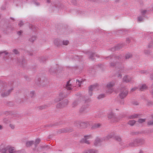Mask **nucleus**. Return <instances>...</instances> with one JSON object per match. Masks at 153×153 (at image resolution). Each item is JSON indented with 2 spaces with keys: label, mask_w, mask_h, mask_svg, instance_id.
I'll list each match as a JSON object with an SVG mask.
<instances>
[{
  "label": "nucleus",
  "mask_w": 153,
  "mask_h": 153,
  "mask_svg": "<svg viewBox=\"0 0 153 153\" xmlns=\"http://www.w3.org/2000/svg\"><path fill=\"white\" fill-rule=\"evenodd\" d=\"M128 93V89L126 87L122 88L119 94V96L121 99H123L126 97Z\"/></svg>",
  "instance_id": "nucleus-1"
},
{
  "label": "nucleus",
  "mask_w": 153,
  "mask_h": 153,
  "mask_svg": "<svg viewBox=\"0 0 153 153\" xmlns=\"http://www.w3.org/2000/svg\"><path fill=\"white\" fill-rule=\"evenodd\" d=\"M135 142L138 146L144 144L145 143V139L143 138H137L135 139Z\"/></svg>",
  "instance_id": "nucleus-2"
},
{
  "label": "nucleus",
  "mask_w": 153,
  "mask_h": 153,
  "mask_svg": "<svg viewBox=\"0 0 153 153\" xmlns=\"http://www.w3.org/2000/svg\"><path fill=\"white\" fill-rule=\"evenodd\" d=\"M114 85V83L113 82H110L107 84V91L110 93H111L114 91L113 89H111L112 88Z\"/></svg>",
  "instance_id": "nucleus-3"
},
{
  "label": "nucleus",
  "mask_w": 153,
  "mask_h": 153,
  "mask_svg": "<svg viewBox=\"0 0 153 153\" xmlns=\"http://www.w3.org/2000/svg\"><path fill=\"white\" fill-rule=\"evenodd\" d=\"M125 146L126 147H137L136 143L135 142V139H134L132 142L127 143L125 145Z\"/></svg>",
  "instance_id": "nucleus-4"
},
{
  "label": "nucleus",
  "mask_w": 153,
  "mask_h": 153,
  "mask_svg": "<svg viewBox=\"0 0 153 153\" xmlns=\"http://www.w3.org/2000/svg\"><path fill=\"white\" fill-rule=\"evenodd\" d=\"M68 100L65 99L62 102L59 104H58L57 107H64L66 106L68 104Z\"/></svg>",
  "instance_id": "nucleus-5"
},
{
  "label": "nucleus",
  "mask_w": 153,
  "mask_h": 153,
  "mask_svg": "<svg viewBox=\"0 0 153 153\" xmlns=\"http://www.w3.org/2000/svg\"><path fill=\"white\" fill-rule=\"evenodd\" d=\"M132 77L128 76H125L123 78V81L126 82H128L132 81Z\"/></svg>",
  "instance_id": "nucleus-6"
},
{
  "label": "nucleus",
  "mask_w": 153,
  "mask_h": 153,
  "mask_svg": "<svg viewBox=\"0 0 153 153\" xmlns=\"http://www.w3.org/2000/svg\"><path fill=\"white\" fill-rule=\"evenodd\" d=\"M8 150L9 153H19V151L16 150L15 148L13 147H9L7 148Z\"/></svg>",
  "instance_id": "nucleus-7"
},
{
  "label": "nucleus",
  "mask_w": 153,
  "mask_h": 153,
  "mask_svg": "<svg viewBox=\"0 0 153 153\" xmlns=\"http://www.w3.org/2000/svg\"><path fill=\"white\" fill-rule=\"evenodd\" d=\"M123 47V44H119L115 46L114 48H112L111 51H114L122 48Z\"/></svg>",
  "instance_id": "nucleus-8"
},
{
  "label": "nucleus",
  "mask_w": 153,
  "mask_h": 153,
  "mask_svg": "<svg viewBox=\"0 0 153 153\" xmlns=\"http://www.w3.org/2000/svg\"><path fill=\"white\" fill-rule=\"evenodd\" d=\"M70 82V80L68 82L66 85V88L68 90H71L72 88V87H74V86H73V85H71Z\"/></svg>",
  "instance_id": "nucleus-9"
},
{
  "label": "nucleus",
  "mask_w": 153,
  "mask_h": 153,
  "mask_svg": "<svg viewBox=\"0 0 153 153\" xmlns=\"http://www.w3.org/2000/svg\"><path fill=\"white\" fill-rule=\"evenodd\" d=\"M54 43L57 46L61 45V41L59 39H55L54 41Z\"/></svg>",
  "instance_id": "nucleus-10"
},
{
  "label": "nucleus",
  "mask_w": 153,
  "mask_h": 153,
  "mask_svg": "<svg viewBox=\"0 0 153 153\" xmlns=\"http://www.w3.org/2000/svg\"><path fill=\"white\" fill-rule=\"evenodd\" d=\"M89 87L91 88L92 91H96L98 89L99 86L98 84H96L94 85H91Z\"/></svg>",
  "instance_id": "nucleus-11"
},
{
  "label": "nucleus",
  "mask_w": 153,
  "mask_h": 153,
  "mask_svg": "<svg viewBox=\"0 0 153 153\" xmlns=\"http://www.w3.org/2000/svg\"><path fill=\"white\" fill-rule=\"evenodd\" d=\"M93 137L91 135H87V144H89L91 142Z\"/></svg>",
  "instance_id": "nucleus-12"
},
{
  "label": "nucleus",
  "mask_w": 153,
  "mask_h": 153,
  "mask_svg": "<svg viewBox=\"0 0 153 153\" xmlns=\"http://www.w3.org/2000/svg\"><path fill=\"white\" fill-rule=\"evenodd\" d=\"M106 58L108 59L110 58V59H115L116 60H117V59H121V57L120 56H109L107 57Z\"/></svg>",
  "instance_id": "nucleus-13"
},
{
  "label": "nucleus",
  "mask_w": 153,
  "mask_h": 153,
  "mask_svg": "<svg viewBox=\"0 0 153 153\" xmlns=\"http://www.w3.org/2000/svg\"><path fill=\"white\" fill-rule=\"evenodd\" d=\"M89 58L90 59H91V60L94 59H95V57H98V56H97V54L93 53H91L89 54Z\"/></svg>",
  "instance_id": "nucleus-14"
},
{
  "label": "nucleus",
  "mask_w": 153,
  "mask_h": 153,
  "mask_svg": "<svg viewBox=\"0 0 153 153\" xmlns=\"http://www.w3.org/2000/svg\"><path fill=\"white\" fill-rule=\"evenodd\" d=\"M12 89H9L6 93H2L1 94V96L4 97L8 96L12 91Z\"/></svg>",
  "instance_id": "nucleus-15"
},
{
  "label": "nucleus",
  "mask_w": 153,
  "mask_h": 153,
  "mask_svg": "<svg viewBox=\"0 0 153 153\" xmlns=\"http://www.w3.org/2000/svg\"><path fill=\"white\" fill-rule=\"evenodd\" d=\"M147 88V86L145 84L142 85L139 88V90L141 91H143L144 90L146 89Z\"/></svg>",
  "instance_id": "nucleus-16"
},
{
  "label": "nucleus",
  "mask_w": 153,
  "mask_h": 153,
  "mask_svg": "<svg viewBox=\"0 0 153 153\" xmlns=\"http://www.w3.org/2000/svg\"><path fill=\"white\" fill-rule=\"evenodd\" d=\"M102 139L99 138H97L94 142V145L95 146H97L102 141Z\"/></svg>",
  "instance_id": "nucleus-17"
},
{
  "label": "nucleus",
  "mask_w": 153,
  "mask_h": 153,
  "mask_svg": "<svg viewBox=\"0 0 153 153\" xmlns=\"http://www.w3.org/2000/svg\"><path fill=\"white\" fill-rule=\"evenodd\" d=\"M147 125L149 126H153V116L147 122Z\"/></svg>",
  "instance_id": "nucleus-18"
},
{
  "label": "nucleus",
  "mask_w": 153,
  "mask_h": 153,
  "mask_svg": "<svg viewBox=\"0 0 153 153\" xmlns=\"http://www.w3.org/2000/svg\"><path fill=\"white\" fill-rule=\"evenodd\" d=\"M114 114L112 112H110L108 114V117L109 119H112L115 117Z\"/></svg>",
  "instance_id": "nucleus-19"
},
{
  "label": "nucleus",
  "mask_w": 153,
  "mask_h": 153,
  "mask_svg": "<svg viewBox=\"0 0 153 153\" xmlns=\"http://www.w3.org/2000/svg\"><path fill=\"white\" fill-rule=\"evenodd\" d=\"M114 136V134H110L108 135L106 137H104V140H108L112 137Z\"/></svg>",
  "instance_id": "nucleus-20"
},
{
  "label": "nucleus",
  "mask_w": 153,
  "mask_h": 153,
  "mask_svg": "<svg viewBox=\"0 0 153 153\" xmlns=\"http://www.w3.org/2000/svg\"><path fill=\"white\" fill-rule=\"evenodd\" d=\"M86 101L85 100H84L83 102L85 103V105H84L82 106L81 107V108L80 109V111L81 112H82V111H85V110L86 107H85V103L86 102Z\"/></svg>",
  "instance_id": "nucleus-21"
},
{
  "label": "nucleus",
  "mask_w": 153,
  "mask_h": 153,
  "mask_svg": "<svg viewBox=\"0 0 153 153\" xmlns=\"http://www.w3.org/2000/svg\"><path fill=\"white\" fill-rule=\"evenodd\" d=\"M69 43V42L68 40H63V41H61V45H67Z\"/></svg>",
  "instance_id": "nucleus-22"
},
{
  "label": "nucleus",
  "mask_w": 153,
  "mask_h": 153,
  "mask_svg": "<svg viewBox=\"0 0 153 153\" xmlns=\"http://www.w3.org/2000/svg\"><path fill=\"white\" fill-rule=\"evenodd\" d=\"M97 151L93 149H90L88 151V152H87V153H97Z\"/></svg>",
  "instance_id": "nucleus-23"
},
{
  "label": "nucleus",
  "mask_w": 153,
  "mask_h": 153,
  "mask_svg": "<svg viewBox=\"0 0 153 153\" xmlns=\"http://www.w3.org/2000/svg\"><path fill=\"white\" fill-rule=\"evenodd\" d=\"M33 141H27L26 143V146L27 147L30 146L31 145L33 144Z\"/></svg>",
  "instance_id": "nucleus-24"
},
{
  "label": "nucleus",
  "mask_w": 153,
  "mask_h": 153,
  "mask_svg": "<svg viewBox=\"0 0 153 153\" xmlns=\"http://www.w3.org/2000/svg\"><path fill=\"white\" fill-rule=\"evenodd\" d=\"M135 122L134 120H130L128 122V124L131 126H133L135 123Z\"/></svg>",
  "instance_id": "nucleus-25"
},
{
  "label": "nucleus",
  "mask_w": 153,
  "mask_h": 153,
  "mask_svg": "<svg viewBox=\"0 0 153 153\" xmlns=\"http://www.w3.org/2000/svg\"><path fill=\"white\" fill-rule=\"evenodd\" d=\"M80 143H86V136H85L84 137L82 138L80 141Z\"/></svg>",
  "instance_id": "nucleus-26"
},
{
  "label": "nucleus",
  "mask_w": 153,
  "mask_h": 153,
  "mask_svg": "<svg viewBox=\"0 0 153 153\" xmlns=\"http://www.w3.org/2000/svg\"><path fill=\"white\" fill-rule=\"evenodd\" d=\"M101 125L99 123H95L94 124L92 128L94 129L100 127Z\"/></svg>",
  "instance_id": "nucleus-27"
},
{
  "label": "nucleus",
  "mask_w": 153,
  "mask_h": 153,
  "mask_svg": "<svg viewBox=\"0 0 153 153\" xmlns=\"http://www.w3.org/2000/svg\"><path fill=\"white\" fill-rule=\"evenodd\" d=\"M132 55L130 53H128L126 54L125 56V58L126 59H128L132 57Z\"/></svg>",
  "instance_id": "nucleus-28"
},
{
  "label": "nucleus",
  "mask_w": 153,
  "mask_h": 153,
  "mask_svg": "<svg viewBox=\"0 0 153 153\" xmlns=\"http://www.w3.org/2000/svg\"><path fill=\"white\" fill-rule=\"evenodd\" d=\"M92 89H91V88L88 87V95L89 96H91L92 95Z\"/></svg>",
  "instance_id": "nucleus-29"
},
{
  "label": "nucleus",
  "mask_w": 153,
  "mask_h": 153,
  "mask_svg": "<svg viewBox=\"0 0 153 153\" xmlns=\"http://www.w3.org/2000/svg\"><path fill=\"white\" fill-rule=\"evenodd\" d=\"M115 140L118 141H120L121 140V138L119 136H115L114 137Z\"/></svg>",
  "instance_id": "nucleus-30"
},
{
  "label": "nucleus",
  "mask_w": 153,
  "mask_h": 153,
  "mask_svg": "<svg viewBox=\"0 0 153 153\" xmlns=\"http://www.w3.org/2000/svg\"><path fill=\"white\" fill-rule=\"evenodd\" d=\"M141 134H146V133L147 134L150 133V131L149 130V129L147 130H145L143 131L142 132L140 133Z\"/></svg>",
  "instance_id": "nucleus-31"
},
{
  "label": "nucleus",
  "mask_w": 153,
  "mask_h": 153,
  "mask_svg": "<svg viewBox=\"0 0 153 153\" xmlns=\"http://www.w3.org/2000/svg\"><path fill=\"white\" fill-rule=\"evenodd\" d=\"M138 114H135L130 116L129 118L130 119H134L135 118H137L138 117Z\"/></svg>",
  "instance_id": "nucleus-32"
},
{
  "label": "nucleus",
  "mask_w": 153,
  "mask_h": 153,
  "mask_svg": "<svg viewBox=\"0 0 153 153\" xmlns=\"http://www.w3.org/2000/svg\"><path fill=\"white\" fill-rule=\"evenodd\" d=\"M138 114H135L130 116L129 118L130 119H134L135 118H137L138 117Z\"/></svg>",
  "instance_id": "nucleus-33"
},
{
  "label": "nucleus",
  "mask_w": 153,
  "mask_h": 153,
  "mask_svg": "<svg viewBox=\"0 0 153 153\" xmlns=\"http://www.w3.org/2000/svg\"><path fill=\"white\" fill-rule=\"evenodd\" d=\"M146 119H140L138 120V122L140 123H142L145 121Z\"/></svg>",
  "instance_id": "nucleus-34"
},
{
  "label": "nucleus",
  "mask_w": 153,
  "mask_h": 153,
  "mask_svg": "<svg viewBox=\"0 0 153 153\" xmlns=\"http://www.w3.org/2000/svg\"><path fill=\"white\" fill-rule=\"evenodd\" d=\"M40 141V140L38 138L36 139L35 143V145L36 147V146L39 143Z\"/></svg>",
  "instance_id": "nucleus-35"
},
{
  "label": "nucleus",
  "mask_w": 153,
  "mask_h": 153,
  "mask_svg": "<svg viewBox=\"0 0 153 153\" xmlns=\"http://www.w3.org/2000/svg\"><path fill=\"white\" fill-rule=\"evenodd\" d=\"M76 85L79 87H80L81 86V84L82 83V82H80L78 80H76Z\"/></svg>",
  "instance_id": "nucleus-36"
},
{
  "label": "nucleus",
  "mask_w": 153,
  "mask_h": 153,
  "mask_svg": "<svg viewBox=\"0 0 153 153\" xmlns=\"http://www.w3.org/2000/svg\"><path fill=\"white\" fill-rule=\"evenodd\" d=\"M105 97V95L104 94H101L99 95L98 97L97 98L99 99H101V98H103Z\"/></svg>",
  "instance_id": "nucleus-37"
},
{
  "label": "nucleus",
  "mask_w": 153,
  "mask_h": 153,
  "mask_svg": "<svg viewBox=\"0 0 153 153\" xmlns=\"http://www.w3.org/2000/svg\"><path fill=\"white\" fill-rule=\"evenodd\" d=\"M143 19V17L141 16H139L137 18V20L139 22H141Z\"/></svg>",
  "instance_id": "nucleus-38"
},
{
  "label": "nucleus",
  "mask_w": 153,
  "mask_h": 153,
  "mask_svg": "<svg viewBox=\"0 0 153 153\" xmlns=\"http://www.w3.org/2000/svg\"><path fill=\"white\" fill-rule=\"evenodd\" d=\"M118 64L120 65L119 63H111V66H114L115 65H118Z\"/></svg>",
  "instance_id": "nucleus-39"
},
{
  "label": "nucleus",
  "mask_w": 153,
  "mask_h": 153,
  "mask_svg": "<svg viewBox=\"0 0 153 153\" xmlns=\"http://www.w3.org/2000/svg\"><path fill=\"white\" fill-rule=\"evenodd\" d=\"M13 51L16 54H17L19 53L18 51L16 49L13 50Z\"/></svg>",
  "instance_id": "nucleus-40"
},
{
  "label": "nucleus",
  "mask_w": 153,
  "mask_h": 153,
  "mask_svg": "<svg viewBox=\"0 0 153 153\" xmlns=\"http://www.w3.org/2000/svg\"><path fill=\"white\" fill-rule=\"evenodd\" d=\"M146 104L149 105H151L152 104V102L150 101H147Z\"/></svg>",
  "instance_id": "nucleus-41"
},
{
  "label": "nucleus",
  "mask_w": 153,
  "mask_h": 153,
  "mask_svg": "<svg viewBox=\"0 0 153 153\" xmlns=\"http://www.w3.org/2000/svg\"><path fill=\"white\" fill-rule=\"evenodd\" d=\"M36 39V37L35 36H33L32 38H30V40L31 41L33 42Z\"/></svg>",
  "instance_id": "nucleus-42"
},
{
  "label": "nucleus",
  "mask_w": 153,
  "mask_h": 153,
  "mask_svg": "<svg viewBox=\"0 0 153 153\" xmlns=\"http://www.w3.org/2000/svg\"><path fill=\"white\" fill-rule=\"evenodd\" d=\"M140 72L141 74H147L148 73L147 71L143 70L140 71Z\"/></svg>",
  "instance_id": "nucleus-43"
},
{
  "label": "nucleus",
  "mask_w": 153,
  "mask_h": 153,
  "mask_svg": "<svg viewBox=\"0 0 153 153\" xmlns=\"http://www.w3.org/2000/svg\"><path fill=\"white\" fill-rule=\"evenodd\" d=\"M9 126L12 129H14L15 128V126L12 124H10L9 125Z\"/></svg>",
  "instance_id": "nucleus-44"
},
{
  "label": "nucleus",
  "mask_w": 153,
  "mask_h": 153,
  "mask_svg": "<svg viewBox=\"0 0 153 153\" xmlns=\"http://www.w3.org/2000/svg\"><path fill=\"white\" fill-rule=\"evenodd\" d=\"M147 12V10H142L141 11V13L143 15H144L145 13H146Z\"/></svg>",
  "instance_id": "nucleus-45"
},
{
  "label": "nucleus",
  "mask_w": 153,
  "mask_h": 153,
  "mask_svg": "<svg viewBox=\"0 0 153 153\" xmlns=\"http://www.w3.org/2000/svg\"><path fill=\"white\" fill-rule=\"evenodd\" d=\"M7 149H5V148H4L3 149H2V150H1V152L2 153H6V151H7Z\"/></svg>",
  "instance_id": "nucleus-46"
},
{
  "label": "nucleus",
  "mask_w": 153,
  "mask_h": 153,
  "mask_svg": "<svg viewBox=\"0 0 153 153\" xmlns=\"http://www.w3.org/2000/svg\"><path fill=\"white\" fill-rule=\"evenodd\" d=\"M150 52V51L149 50H146L144 51V53L146 54H149Z\"/></svg>",
  "instance_id": "nucleus-47"
},
{
  "label": "nucleus",
  "mask_w": 153,
  "mask_h": 153,
  "mask_svg": "<svg viewBox=\"0 0 153 153\" xmlns=\"http://www.w3.org/2000/svg\"><path fill=\"white\" fill-rule=\"evenodd\" d=\"M34 91H32L30 92V96L31 97H33V96L34 94Z\"/></svg>",
  "instance_id": "nucleus-48"
},
{
  "label": "nucleus",
  "mask_w": 153,
  "mask_h": 153,
  "mask_svg": "<svg viewBox=\"0 0 153 153\" xmlns=\"http://www.w3.org/2000/svg\"><path fill=\"white\" fill-rule=\"evenodd\" d=\"M23 22L22 21H21L19 23V25L20 27H21L23 25Z\"/></svg>",
  "instance_id": "nucleus-49"
},
{
  "label": "nucleus",
  "mask_w": 153,
  "mask_h": 153,
  "mask_svg": "<svg viewBox=\"0 0 153 153\" xmlns=\"http://www.w3.org/2000/svg\"><path fill=\"white\" fill-rule=\"evenodd\" d=\"M77 104V103L76 102H74L72 104V106L73 107H75Z\"/></svg>",
  "instance_id": "nucleus-50"
},
{
  "label": "nucleus",
  "mask_w": 153,
  "mask_h": 153,
  "mask_svg": "<svg viewBox=\"0 0 153 153\" xmlns=\"http://www.w3.org/2000/svg\"><path fill=\"white\" fill-rule=\"evenodd\" d=\"M33 3L36 6H38L39 4L38 2H33Z\"/></svg>",
  "instance_id": "nucleus-51"
},
{
  "label": "nucleus",
  "mask_w": 153,
  "mask_h": 153,
  "mask_svg": "<svg viewBox=\"0 0 153 153\" xmlns=\"http://www.w3.org/2000/svg\"><path fill=\"white\" fill-rule=\"evenodd\" d=\"M153 46V44H150L148 45V47L149 48H151Z\"/></svg>",
  "instance_id": "nucleus-52"
},
{
  "label": "nucleus",
  "mask_w": 153,
  "mask_h": 153,
  "mask_svg": "<svg viewBox=\"0 0 153 153\" xmlns=\"http://www.w3.org/2000/svg\"><path fill=\"white\" fill-rule=\"evenodd\" d=\"M22 33V30H20V31H19L17 32V34L18 35L20 36L21 34Z\"/></svg>",
  "instance_id": "nucleus-53"
},
{
  "label": "nucleus",
  "mask_w": 153,
  "mask_h": 153,
  "mask_svg": "<svg viewBox=\"0 0 153 153\" xmlns=\"http://www.w3.org/2000/svg\"><path fill=\"white\" fill-rule=\"evenodd\" d=\"M137 89V88H136V87H134L133 88H132L131 89V92H133V91H134L135 90Z\"/></svg>",
  "instance_id": "nucleus-54"
},
{
  "label": "nucleus",
  "mask_w": 153,
  "mask_h": 153,
  "mask_svg": "<svg viewBox=\"0 0 153 153\" xmlns=\"http://www.w3.org/2000/svg\"><path fill=\"white\" fill-rule=\"evenodd\" d=\"M2 53H4L5 55H7L8 54V52H7L6 51H2Z\"/></svg>",
  "instance_id": "nucleus-55"
},
{
  "label": "nucleus",
  "mask_w": 153,
  "mask_h": 153,
  "mask_svg": "<svg viewBox=\"0 0 153 153\" xmlns=\"http://www.w3.org/2000/svg\"><path fill=\"white\" fill-rule=\"evenodd\" d=\"M150 78L152 79L153 80V74L151 75L150 76Z\"/></svg>",
  "instance_id": "nucleus-56"
},
{
  "label": "nucleus",
  "mask_w": 153,
  "mask_h": 153,
  "mask_svg": "<svg viewBox=\"0 0 153 153\" xmlns=\"http://www.w3.org/2000/svg\"><path fill=\"white\" fill-rule=\"evenodd\" d=\"M130 40L129 38H127L126 39V41L127 42H130Z\"/></svg>",
  "instance_id": "nucleus-57"
},
{
  "label": "nucleus",
  "mask_w": 153,
  "mask_h": 153,
  "mask_svg": "<svg viewBox=\"0 0 153 153\" xmlns=\"http://www.w3.org/2000/svg\"><path fill=\"white\" fill-rule=\"evenodd\" d=\"M62 95V93H60L59 94V98L61 97Z\"/></svg>",
  "instance_id": "nucleus-58"
},
{
  "label": "nucleus",
  "mask_w": 153,
  "mask_h": 153,
  "mask_svg": "<svg viewBox=\"0 0 153 153\" xmlns=\"http://www.w3.org/2000/svg\"><path fill=\"white\" fill-rule=\"evenodd\" d=\"M122 76V75L119 74L118 75V77H121Z\"/></svg>",
  "instance_id": "nucleus-59"
},
{
  "label": "nucleus",
  "mask_w": 153,
  "mask_h": 153,
  "mask_svg": "<svg viewBox=\"0 0 153 153\" xmlns=\"http://www.w3.org/2000/svg\"><path fill=\"white\" fill-rule=\"evenodd\" d=\"M151 94L152 95V97H153V90H152L151 91Z\"/></svg>",
  "instance_id": "nucleus-60"
},
{
  "label": "nucleus",
  "mask_w": 153,
  "mask_h": 153,
  "mask_svg": "<svg viewBox=\"0 0 153 153\" xmlns=\"http://www.w3.org/2000/svg\"><path fill=\"white\" fill-rule=\"evenodd\" d=\"M139 153H144V152L143 151L140 150Z\"/></svg>",
  "instance_id": "nucleus-61"
},
{
  "label": "nucleus",
  "mask_w": 153,
  "mask_h": 153,
  "mask_svg": "<svg viewBox=\"0 0 153 153\" xmlns=\"http://www.w3.org/2000/svg\"><path fill=\"white\" fill-rule=\"evenodd\" d=\"M149 130L150 131V133H151L153 132V129H149Z\"/></svg>",
  "instance_id": "nucleus-62"
},
{
  "label": "nucleus",
  "mask_w": 153,
  "mask_h": 153,
  "mask_svg": "<svg viewBox=\"0 0 153 153\" xmlns=\"http://www.w3.org/2000/svg\"><path fill=\"white\" fill-rule=\"evenodd\" d=\"M2 126L1 125H0V130L2 129Z\"/></svg>",
  "instance_id": "nucleus-63"
},
{
  "label": "nucleus",
  "mask_w": 153,
  "mask_h": 153,
  "mask_svg": "<svg viewBox=\"0 0 153 153\" xmlns=\"http://www.w3.org/2000/svg\"><path fill=\"white\" fill-rule=\"evenodd\" d=\"M63 98V97H62V98H61L60 99H59V100H57V101H60V100H61V99H62Z\"/></svg>",
  "instance_id": "nucleus-64"
}]
</instances>
